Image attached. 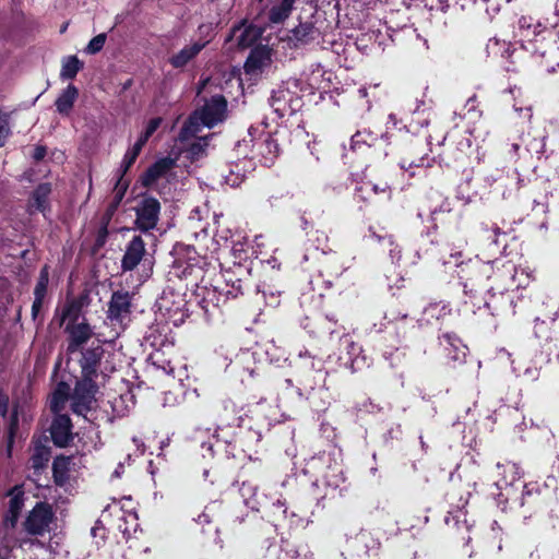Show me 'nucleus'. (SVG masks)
Instances as JSON below:
<instances>
[{"label":"nucleus","mask_w":559,"mask_h":559,"mask_svg":"<svg viewBox=\"0 0 559 559\" xmlns=\"http://www.w3.org/2000/svg\"><path fill=\"white\" fill-rule=\"evenodd\" d=\"M51 193V186L50 183H40L36 187V189L33 191L31 202H29V210L38 211L45 214V212L48 209V198Z\"/></svg>","instance_id":"nucleus-28"},{"label":"nucleus","mask_w":559,"mask_h":559,"mask_svg":"<svg viewBox=\"0 0 559 559\" xmlns=\"http://www.w3.org/2000/svg\"><path fill=\"white\" fill-rule=\"evenodd\" d=\"M204 145H207V143L204 141V143L202 144L201 142H198V143H193L189 150L190 154L192 157H198L199 155L202 154L203 152V146Z\"/></svg>","instance_id":"nucleus-62"},{"label":"nucleus","mask_w":559,"mask_h":559,"mask_svg":"<svg viewBox=\"0 0 559 559\" xmlns=\"http://www.w3.org/2000/svg\"><path fill=\"white\" fill-rule=\"evenodd\" d=\"M70 457L57 456L52 463V474L55 483L63 486L69 479Z\"/></svg>","instance_id":"nucleus-31"},{"label":"nucleus","mask_w":559,"mask_h":559,"mask_svg":"<svg viewBox=\"0 0 559 559\" xmlns=\"http://www.w3.org/2000/svg\"><path fill=\"white\" fill-rule=\"evenodd\" d=\"M492 290V288L488 289V298L485 300V307L491 312V314L499 316L508 312L514 313L512 293L508 290L493 293Z\"/></svg>","instance_id":"nucleus-15"},{"label":"nucleus","mask_w":559,"mask_h":559,"mask_svg":"<svg viewBox=\"0 0 559 559\" xmlns=\"http://www.w3.org/2000/svg\"><path fill=\"white\" fill-rule=\"evenodd\" d=\"M248 138L238 141L235 145V151L238 157L255 159L258 157L257 150L252 147V144L255 142V139L252 136V128L248 130Z\"/></svg>","instance_id":"nucleus-33"},{"label":"nucleus","mask_w":559,"mask_h":559,"mask_svg":"<svg viewBox=\"0 0 559 559\" xmlns=\"http://www.w3.org/2000/svg\"><path fill=\"white\" fill-rule=\"evenodd\" d=\"M546 26L542 27L540 23L534 24L533 19L530 16H521L518 20L514 31V37L521 43L520 48H513L511 44L501 41L493 37L487 43L486 49L489 55H501L506 59H510L512 64H515L525 52H530L535 58H540V64L545 67L548 73H554L559 67L558 61L548 62L543 61L547 55L552 56L556 53L555 48L550 45L549 49L544 47Z\"/></svg>","instance_id":"nucleus-1"},{"label":"nucleus","mask_w":559,"mask_h":559,"mask_svg":"<svg viewBox=\"0 0 559 559\" xmlns=\"http://www.w3.org/2000/svg\"><path fill=\"white\" fill-rule=\"evenodd\" d=\"M252 147L257 150L258 157L261 156L260 162L264 166H270L273 164L274 158L277 155L278 147L270 135L265 136L264 139L255 140V142L252 144Z\"/></svg>","instance_id":"nucleus-24"},{"label":"nucleus","mask_w":559,"mask_h":559,"mask_svg":"<svg viewBox=\"0 0 559 559\" xmlns=\"http://www.w3.org/2000/svg\"><path fill=\"white\" fill-rule=\"evenodd\" d=\"M496 471L497 479L495 481V486L498 490L497 498L499 504H507L511 502L520 507L524 506L525 498L533 493L535 486H521V473L515 463H497Z\"/></svg>","instance_id":"nucleus-3"},{"label":"nucleus","mask_w":559,"mask_h":559,"mask_svg":"<svg viewBox=\"0 0 559 559\" xmlns=\"http://www.w3.org/2000/svg\"><path fill=\"white\" fill-rule=\"evenodd\" d=\"M9 411V396L0 391V415L5 417Z\"/></svg>","instance_id":"nucleus-58"},{"label":"nucleus","mask_w":559,"mask_h":559,"mask_svg":"<svg viewBox=\"0 0 559 559\" xmlns=\"http://www.w3.org/2000/svg\"><path fill=\"white\" fill-rule=\"evenodd\" d=\"M10 133L9 114L0 111V147L5 144Z\"/></svg>","instance_id":"nucleus-51"},{"label":"nucleus","mask_w":559,"mask_h":559,"mask_svg":"<svg viewBox=\"0 0 559 559\" xmlns=\"http://www.w3.org/2000/svg\"><path fill=\"white\" fill-rule=\"evenodd\" d=\"M300 555V548L289 540H282L281 546L276 550V559H299Z\"/></svg>","instance_id":"nucleus-40"},{"label":"nucleus","mask_w":559,"mask_h":559,"mask_svg":"<svg viewBox=\"0 0 559 559\" xmlns=\"http://www.w3.org/2000/svg\"><path fill=\"white\" fill-rule=\"evenodd\" d=\"M272 508L274 510V515L276 514V511H278L283 518H286L287 508L285 501L277 499L275 502L272 503Z\"/></svg>","instance_id":"nucleus-59"},{"label":"nucleus","mask_w":559,"mask_h":559,"mask_svg":"<svg viewBox=\"0 0 559 559\" xmlns=\"http://www.w3.org/2000/svg\"><path fill=\"white\" fill-rule=\"evenodd\" d=\"M331 462L330 454L322 453L317 457H311L307 463L309 469H317L320 465H324Z\"/></svg>","instance_id":"nucleus-54"},{"label":"nucleus","mask_w":559,"mask_h":559,"mask_svg":"<svg viewBox=\"0 0 559 559\" xmlns=\"http://www.w3.org/2000/svg\"><path fill=\"white\" fill-rule=\"evenodd\" d=\"M317 31L311 24L305 23L300 24L294 29V36L297 40L307 43L310 39L314 38V34Z\"/></svg>","instance_id":"nucleus-45"},{"label":"nucleus","mask_w":559,"mask_h":559,"mask_svg":"<svg viewBox=\"0 0 559 559\" xmlns=\"http://www.w3.org/2000/svg\"><path fill=\"white\" fill-rule=\"evenodd\" d=\"M162 121H163V120H162V118H160V117L152 118V119L147 122V124H146V127H145V129H144L143 133H144L145 135H147L148 138H151V136L155 133V131L159 128V126H160Z\"/></svg>","instance_id":"nucleus-56"},{"label":"nucleus","mask_w":559,"mask_h":559,"mask_svg":"<svg viewBox=\"0 0 559 559\" xmlns=\"http://www.w3.org/2000/svg\"><path fill=\"white\" fill-rule=\"evenodd\" d=\"M534 331H535V335L538 338H548L549 337V322H547L545 320L540 321L539 318H536Z\"/></svg>","instance_id":"nucleus-53"},{"label":"nucleus","mask_w":559,"mask_h":559,"mask_svg":"<svg viewBox=\"0 0 559 559\" xmlns=\"http://www.w3.org/2000/svg\"><path fill=\"white\" fill-rule=\"evenodd\" d=\"M16 421H17V418H16V414H15L10 424L7 449L4 450V454L8 459H10L12 455V448H13V443H14Z\"/></svg>","instance_id":"nucleus-52"},{"label":"nucleus","mask_w":559,"mask_h":559,"mask_svg":"<svg viewBox=\"0 0 559 559\" xmlns=\"http://www.w3.org/2000/svg\"><path fill=\"white\" fill-rule=\"evenodd\" d=\"M401 124V121L396 118V116L394 114H390L389 117H388V121H386V128L390 129V128H395V129H399V130H402L403 128L405 129L406 126L403 124L402 127H400Z\"/></svg>","instance_id":"nucleus-60"},{"label":"nucleus","mask_w":559,"mask_h":559,"mask_svg":"<svg viewBox=\"0 0 559 559\" xmlns=\"http://www.w3.org/2000/svg\"><path fill=\"white\" fill-rule=\"evenodd\" d=\"M55 513L47 502H37L24 522V530L29 535L41 536L49 530Z\"/></svg>","instance_id":"nucleus-8"},{"label":"nucleus","mask_w":559,"mask_h":559,"mask_svg":"<svg viewBox=\"0 0 559 559\" xmlns=\"http://www.w3.org/2000/svg\"><path fill=\"white\" fill-rule=\"evenodd\" d=\"M512 365L516 377H522L528 382L536 381L539 378V368L536 365L523 367L521 365H514V361H512Z\"/></svg>","instance_id":"nucleus-44"},{"label":"nucleus","mask_w":559,"mask_h":559,"mask_svg":"<svg viewBox=\"0 0 559 559\" xmlns=\"http://www.w3.org/2000/svg\"><path fill=\"white\" fill-rule=\"evenodd\" d=\"M106 38L107 36L105 33L98 34L97 36L92 38L85 48V52L90 55H95L99 52L104 48Z\"/></svg>","instance_id":"nucleus-47"},{"label":"nucleus","mask_w":559,"mask_h":559,"mask_svg":"<svg viewBox=\"0 0 559 559\" xmlns=\"http://www.w3.org/2000/svg\"><path fill=\"white\" fill-rule=\"evenodd\" d=\"M175 160L170 157H164L156 160L147 168L142 177V183L145 187L153 186L159 178L164 177L173 167Z\"/></svg>","instance_id":"nucleus-22"},{"label":"nucleus","mask_w":559,"mask_h":559,"mask_svg":"<svg viewBox=\"0 0 559 559\" xmlns=\"http://www.w3.org/2000/svg\"><path fill=\"white\" fill-rule=\"evenodd\" d=\"M95 381L81 379L76 382L73 394L71 395V409L74 414L86 416L95 403L96 393Z\"/></svg>","instance_id":"nucleus-9"},{"label":"nucleus","mask_w":559,"mask_h":559,"mask_svg":"<svg viewBox=\"0 0 559 559\" xmlns=\"http://www.w3.org/2000/svg\"><path fill=\"white\" fill-rule=\"evenodd\" d=\"M81 306L74 301H67L61 310H56L55 319L59 320V325L71 326L72 324L80 323Z\"/></svg>","instance_id":"nucleus-25"},{"label":"nucleus","mask_w":559,"mask_h":559,"mask_svg":"<svg viewBox=\"0 0 559 559\" xmlns=\"http://www.w3.org/2000/svg\"><path fill=\"white\" fill-rule=\"evenodd\" d=\"M239 296V288L225 289L219 285L211 287L202 286L197 290L198 304L205 313H211L213 310L218 309L227 300L237 298Z\"/></svg>","instance_id":"nucleus-7"},{"label":"nucleus","mask_w":559,"mask_h":559,"mask_svg":"<svg viewBox=\"0 0 559 559\" xmlns=\"http://www.w3.org/2000/svg\"><path fill=\"white\" fill-rule=\"evenodd\" d=\"M298 357L300 359H307V361H305V366H309L312 370L317 372L320 380H323V377L321 374L322 364L320 359H316L314 357H312L307 349L300 350Z\"/></svg>","instance_id":"nucleus-46"},{"label":"nucleus","mask_w":559,"mask_h":559,"mask_svg":"<svg viewBox=\"0 0 559 559\" xmlns=\"http://www.w3.org/2000/svg\"><path fill=\"white\" fill-rule=\"evenodd\" d=\"M439 341L451 360L455 362H463L465 360L468 348L460 337L452 333H443Z\"/></svg>","instance_id":"nucleus-18"},{"label":"nucleus","mask_w":559,"mask_h":559,"mask_svg":"<svg viewBox=\"0 0 559 559\" xmlns=\"http://www.w3.org/2000/svg\"><path fill=\"white\" fill-rule=\"evenodd\" d=\"M240 496L243 499V503L251 510H259L262 506L257 499V487L251 483H242L239 489Z\"/></svg>","instance_id":"nucleus-36"},{"label":"nucleus","mask_w":559,"mask_h":559,"mask_svg":"<svg viewBox=\"0 0 559 559\" xmlns=\"http://www.w3.org/2000/svg\"><path fill=\"white\" fill-rule=\"evenodd\" d=\"M78 96L79 90L73 84H69L56 99L55 105L57 111L62 116H68L72 110Z\"/></svg>","instance_id":"nucleus-27"},{"label":"nucleus","mask_w":559,"mask_h":559,"mask_svg":"<svg viewBox=\"0 0 559 559\" xmlns=\"http://www.w3.org/2000/svg\"><path fill=\"white\" fill-rule=\"evenodd\" d=\"M452 312V309L450 307L449 302L445 301H437V302H430L428 306H426L423 310L421 318L419 319V322L421 324H435L443 322V320L449 317Z\"/></svg>","instance_id":"nucleus-20"},{"label":"nucleus","mask_w":559,"mask_h":559,"mask_svg":"<svg viewBox=\"0 0 559 559\" xmlns=\"http://www.w3.org/2000/svg\"><path fill=\"white\" fill-rule=\"evenodd\" d=\"M69 395L70 385L66 382L58 383L50 399V409L53 414H59L66 408Z\"/></svg>","instance_id":"nucleus-30"},{"label":"nucleus","mask_w":559,"mask_h":559,"mask_svg":"<svg viewBox=\"0 0 559 559\" xmlns=\"http://www.w3.org/2000/svg\"><path fill=\"white\" fill-rule=\"evenodd\" d=\"M186 306L187 302L183 296L173 292H164L158 299L159 309L165 310L169 318H174L175 323L183 321V318L187 316Z\"/></svg>","instance_id":"nucleus-12"},{"label":"nucleus","mask_w":559,"mask_h":559,"mask_svg":"<svg viewBox=\"0 0 559 559\" xmlns=\"http://www.w3.org/2000/svg\"><path fill=\"white\" fill-rule=\"evenodd\" d=\"M370 186H371V190L376 194L382 193V194L385 195L386 199L391 198V190H390V187L386 183H381V185L372 183Z\"/></svg>","instance_id":"nucleus-57"},{"label":"nucleus","mask_w":559,"mask_h":559,"mask_svg":"<svg viewBox=\"0 0 559 559\" xmlns=\"http://www.w3.org/2000/svg\"><path fill=\"white\" fill-rule=\"evenodd\" d=\"M51 457V451L49 447V440L38 439L34 442V449L29 459L31 467L35 475H39L44 471Z\"/></svg>","instance_id":"nucleus-19"},{"label":"nucleus","mask_w":559,"mask_h":559,"mask_svg":"<svg viewBox=\"0 0 559 559\" xmlns=\"http://www.w3.org/2000/svg\"><path fill=\"white\" fill-rule=\"evenodd\" d=\"M148 139L150 138L142 132L136 142L134 143V145L132 146V148L141 153L143 146L146 144Z\"/></svg>","instance_id":"nucleus-63"},{"label":"nucleus","mask_w":559,"mask_h":559,"mask_svg":"<svg viewBox=\"0 0 559 559\" xmlns=\"http://www.w3.org/2000/svg\"><path fill=\"white\" fill-rule=\"evenodd\" d=\"M234 36H237L238 45L242 47L250 46L259 36L258 31L252 27H242V25H237L233 27Z\"/></svg>","instance_id":"nucleus-35"},{"label":"nucleus","mask_w":559,"mask_h":559,"mask_svg":"<svg viewBox=\"0 0 559 559\" xmlns=\"http://www.w3.org/2000/svg\"><path fill=\"white\" fill-rule=\"evenodd\" d=\"M139 155L140 152L135 151L132 147L126 152L120 166L121 176H123L129 170V168L133 165Z\"/></svg>","instance_id":"nucleus-50"},{"label":"nucleus","mask_w":559,"mask_h":559,"mask_svg":"<svg viewBox=\"0 0 559 559\" xmlns=\"http://www.w3.org/2000/svg\"><path fill=\"white\" fill-rule=\"evenodd\" d=\"M547 550L545 548H536L531 552L530 559H547Z\"/></svg>","instance_id":"nucleus-64"},{"label":"nucleus","mask_w":559,"mask_h":559,"mask_svg":"<svg viewBox=\"0 0 559 559\" xmlns=\"http://www.w3.org/2000/svg\"><path fill=\"white\" fill-rule=\"evenodd\" d=\"M340 356L341 365L348 368L352 372H357L369 366L366 355H364L360 345L354 342L350 335L344 333L340 337Z\"/></svg>","instance_id":"nucleus-6"},{"label":"nucleus","mask_w":559,"mask_h":559,"mask_svg":"<svg viewBox=\"0 0 559 559\" xmlns=\"http://www.w3.org/2000/svg\"><path fill=\"white\" fill-rule=\"evenodd\" d=\"M378 136L369 130L357 131L350 139V145L353 150L360 147L361 144L371 146Z\"/></svg>","instance_id":"nucleus-42"},{"label":"nucleus","mask_w":559,"mask_h":559,"mask_svg":"<svg viewBox=\"0 0 559 559\" xmlns=\"http://www.w3.org/2000/svg\"><path fill=\"white\" fill-rule=\"evenodd\" d=\"M66 331L70 335V342L68 345L69 353L76 352L80 346L86 343L92 336V329L85 320L80 323L72 324L71 326H66Z\"/></svg>","instance_id":"nucleus-21"},{"label":"nucleus","mask_w":559,"mask_h":559,"mask_svg":"<svg viewBox=\"0 0 559 559\" xmlns=\"http://www.w3.org/2000/svg\"><path fill=\"white\" fill-rule=\"evenodd\" d=\"M104 355V349L100 345L86 348L82 353L80 360L82 368V379H90L95 381L98 377V366Z\"/></svg>","instance_id":"nucleus-14"},{"label":"nucleus","mask_w":559,"mask_h":559,"mask_svg":"<svg viewBox=\"0 0 559 559\" xmlns=\"http://www.w3.org/2000/svg\"><path fill=\"white\" fill-rule=\"evenodd\" d=\"M368 237L380 242L384 248H386L389 250L391 262L395 265H400L402 259V249L394 242L392 236H381L377 234L372 228H369Z\"/></svg>","instance_id":"nucleus-29"},{"label":"nucleus","mask_w":559,"mask_h":559,"mask_svg":"<svg viewBox=\"0 0 559 559\" xmlns=\"http://www.w3.org/2000/svg\"><path fill=\"white\" fill-rule=\"evenodd\" d=\"M24 490L22 486L12 487L7 496L9 497L8 511L5 514V522L11 527H14L17 523L20 514L24 508Z\"/></svg>","instance_id":"nucleus-17"},{"label":"nucleus","mask_w":559,"mask_h":559,"mask_svg":"<svg viewBox=\"0 0 559 559\" xmlns=\"http://www.w3.org/2000/svg\"><path fill=\"white\" fill-rule=\"evenodd\" d=\"M272 55L266 47L253 48L243 66L245 75L249 81H257L271 67Z\"/></svg>","instance_id":"nucleus-10"},{"label":"nucleus","mask_w":559,"mask_h":559,"mask_svg":"<svg viewBox=\"0 0 559 559\" xmlns=\"http://www.w3.org/2000/svg\"><path fill=\"white\" fill-rule=\"evenodd\" d=\"M500 263L499 260L484 262L479 259L464 260L462 250L451 249L448 257L442 258L444 266H455L459 269L457 276L463 292L467 296H474L480 288L484 287L493 274V267Z\"/></svg>","instance_id":"nucleus-2"},{"label":"nucleus","mask_w":559,"mask_h":559,"mask_svg":"<svg viewBox=\"0 0 559 559\" xmlns=\"http://www.w3.org/2000/svg\"><path fill=\"white\" fill-rule=\"evenodd\" d=\"M83 68V63L76 56H70L62 62L60 78L62 80H72L76 76L79 71Z\"/></svg>","instance_id":"nucleus-37"},{"label":"nucleus","mask_w":559,"mask_h":559,"mask_svg":"<svg viewBox=\"0 0 559 559\" xmlns=\"http://www.w3.org/2000/svg\"><path fill=\"white\" fill-rule=\"evenodd\" d=\"M48 284H49V271H48V266L45 265L39 272V276H38L36 286L34 288V298L44 300L46 293H47Z\"/></svg>","instance_id":"nucleus-43"},{"label":"nucleus","mask_w":559,"mask_h":559,"mask_svg":"<svg viewBox=\"0 0 559 559\" xmlns=\"http://www.w3.org/2000/svg\"><path fill=\"white\" fill-rule=\"evenodd\" d=\"M522 142H525L524 153L530 155H535L537 158H540L545 153V135L542 136H533L531 134H522Z\"/></svg>","instance_id":"nucleus-32"},{"label":"nucleus","mask_w":559,"mask_h":559,"mask_svg":"<svg viewBox=\"0 0 559 559\" xmlns=\"http://www.w3.org/2000/svg\"><path fill=\"white\" fill-rule=\"evenodd\" d=\"M430 166V158L427 156L420 157L418 160L402 159L400 167L407 171L411 177L426 173V168Z\"/></svg>","instance_id":"nucleus-34"},{"label":"nucleus","mask_w":559,"mask_h":559,"mask_svg":"<svg viewBox=\"0 0 559 559\" xmlns=\"http://www.w3.org/2000/svg\"><path fill=\"white\" fill-rule=\"evenodd\" d=\"M43 304H44V300L43 299H38V298H34V301H33V305H32V318L33 320H36L39 312H40V309L43 307Z\"/></svg>","instance_id":"nucleus-61"},{"label":"nucleus","mask_w":559,"mask_h":559,"mask_svg":"<svg viewBox=\"0 0 559 559\" xmlns=\"http://www.w3.org/2000/svg\"><path fill=\"white\" fill-rule=\"evenodd\" d=\"M133 297L134 294L126 289H118L112 293L107 310V319L111 324L127 325L130 321Z\"/></svg>","instance_id":"nucleus-5"},{"label":"nucleus","mask_w":559,"mask_h":559,"mask_svg":"<svg viewBox=\"0 0 559 559\" xmlns=\"http://www.w3.org/2000/svg\"><path fill=\"white\" fill-rule=\"evenodd\" d=\"M525 142H522L521 136L519 138V141H515L511 144L510 154L512 157L521 158L525 157L526 153H524Z\"/></svg>","instance_id":"nucleus-55"},{"label":"nucleus","mask_w":559,"mask_h":559,"mask_svg":"<svg viewBox=\"0 0 559 559\" xmlns=\"http://www.w3.org/2000/svg\"><path fill=\"white\" fill-rule=\"evenodd\" d=\"M224 283L219 285L221 287H224L225 289H234L239 288V295L242 294V283L241 280L238 277H235L233 272L226 271L223 273Z\"/></svg>","instance_id":"nucleus-48"},{"label":"nucleus","mask_w":559,"mask_h":559,"mask_svg":"<svg viewBox=\"0 0 559 559\" xmlns=\"http://www.w3.org/2000/svg\"><path fill=\"white\" fill-rule=\"evenodd\" d=\"M50 435L52 442L59 447H67L73 439L72 423L66 414H55V418L50 426Z\"/></svg>","instance_id":"nucleus-13"},{"label":"nucleus","mask_w":559,"mask_h":559,"mask_svg":"<svg viewBox=\"0 0 559 559\" xmlns=\"http://www.w3.org/2000/svg\"><path fill=\"white\" fill-rule=\"evenodd\" d=\"M502 180V186H504V190L502 191V197L504 199L512 195V193L521 187L523 179L520 177L519 173L516 170H512L511 174H508L506 179L502 177L499 178Z\"/></svg>","instance_id":"nucleus-39"},{"label":"nucleus","mask_w":559,"mask_h":559,"mask_svg":"<svg viewBox=\"0 0 559 559\" xmlns=\"http://www.w3.org/2000/svg\"><path fill=\"white\" fill-rule=\"evenodd\" d=\"M160 204L157 199L144 198L135 209L136 227L142 231L154 229L158 223Z\"/></svg>","instance_id":"nucleus-11"},{"label":"nucleus","mask_w":559,"mask_h":559,"mask_svg":"<svg viewBox=\"0 0 559 559\" xmlns=\"http://www.w3.org/2000/svg\"><path fill=\"white\" fill-rule=\"evenodd\" d=\"M145 254V242L141 236H134L127 245L124 254L121 260L123 271L134 270L142 261Z\"/></svg>","instance_id":"nucleus-16"},{"label":"nucleus","mask_w":559,"mask_h":559,"mask_svg":"<svg viewBox=\"0 0 559 559\" xmlns=\"http://www.w3.org/2000/svg\"><path fill=\"white\" fill-rule=\"evenodd\" d=\"M206 43L207 41H195L185 46L180 51L171 56L169 63L176 69L183 68L201 52Z\"/></svg>","instance_id":"nucleus-23"},{"label":"nucleus","mask_w":559,"mask_h":559,"mask_svg":"<svg viewBox=\"0 0 559 559\" xmlns=\"http://www.w3.org/2000/svg\"><path fill=\"white\" fill-rule=\"evenodd\" d=\"M448 526L456 527L459 531L464 528L466 532L469 531V525L466 519V512L463 509L450 511L444 519Z\"/></svg>","instance_id":"nucleus-38"},{"label":"nucleus","mask_w":559,"mask_h":559,"mask_svg":"<svg viewBox=\"0 0 559 559\" xmlns=\"http://www.w3.org/2000/svg\"><path fill=\"white\" fill-rule=\"evenodd\" d=\"M294 2L295 0H282L280 5L273 7L270 11L271 21L278 23L285 20L289 15Z\"/></svg>","instance_id":"nucleus-41"},{"label":"nucleus","mask_w":559,"mask_h":559,"mask_svg":"<svg viewBox=\"0 0 559 559\" xmlns=\"http://www.w3.org/2000/svg\"><path fill=\"white\" fill-rule=\"evenodd\" d=\"M270 105L273 108L274 112L277 114L278 117H284L290 114V108L284 100L276 99V93L273 91L272 96L270 98Z\"/></svg>","instance_id":"nucleus-49"},{"label":"nucleus","mask_w":559,"mask_h":559,"mask_svg":"<svg viewBox=\"0 0 559 559\" xmlns=\"http://www.w3.org/2000/svg\"><path fill=\"white\" fill-rule=\"evenodd\" d=\"M227 108L226 99L216 95L197 110L182 126L179 132L180 140H188L200 132L201 127L212 128L223 121Z\"/></svg>","instance_id":"nucleus-4"},{"label":"nucleus","mask_w":559,"mask_h":559,"mask_svg":"<svg viewBox=\"0 0 559 559\" xmlns=\"http://www.w3.org/2000/svg\"><path fill=\"white\" fill-rule=\"evenodd\" d=\"M290 86L296 87V81H287L285 85L280 86L274 92L276 93V99L284 100L289 106L290 114H294L301 107V99L296 92L290 90Z\"/></svg>","instance_id":"nucleus-26"}]
</instances>
